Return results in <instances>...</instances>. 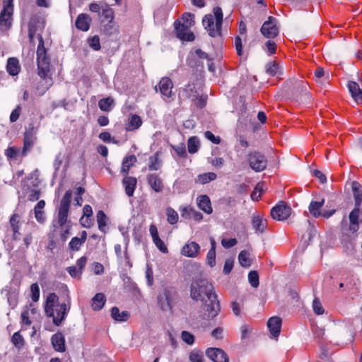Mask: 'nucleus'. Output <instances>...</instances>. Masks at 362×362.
<instances>
[{"label": "nucleus", "instance_id": "obj_1", "mask_svg": "<svg viewBox=\"0 0 362 362\" xmlns=\"http://www.w3.org/2000/svg\"><path fill=\"white\" fill-rule=\"evenodd\" d=\"M44 28V21L41 18L38 16L31 18L28 25V37L30 42L34 44V37L37 34L39 41L36 52L38 75L45 80L47 83L46 90H47L52 83L51 78H47L50 66L49 59L47 56V49L45 47L44 40L40 33Z\"/></svg>", "mask_w": 362, "mask_h": 362}, {"label": "nucleus", "instance_id": "obj_2", "mask_svg": "<svg viewBox=\"0 0 362 362\" xmlns=\"http://www.w3.org/2000/svg\"><path fill=\"white\" fill-rule=\"evenodd\" d=\"M190 297L203 303L208 319H214L220 312V304L214 291L213 285L206 279L193 281L190 286Z\"/></svg>", "mask_w": 362, "mask_h": 362}, {"label": "nucleus", "instance_id": "obj_3", "mask_svg": "<svg viewBox=\"0 0 362 362\" xmlns=\"http://www.w3.org/2000/svg\"><path fill=\"white\" fill-rule=\"evenodd\" d=\"M202 24L208 34L216 37L221 36L223 24V11L221 7L213 8V14H206L202 19Z\"/></svg>", "mask_w": 362, "mask_h": 362}, {"label": "nucleus", "instance_id": "obj_4", "mask_svg": "<svg viewBox=\"0 0 362 362\" xmlns=\"http://www.w3.org/2000/svg\"><path fill=\"white\" fill-rule=\"evenodd\" d=\"M286 86L292 96L300 100H303V98H310L306 82L296 78H291L286 81Z\"/></svg>", "mask_w": 362, "mask_h": 362}, {"label": "nucleus", "instance_id": "obj_5", "mask_svg": "<svg viewBox=\"0 0 362 362\" xmlns=\"http://www.w3.org/2000/svg\"><path fill=\"white\" fill-rule=\"evenodd\" d=\"M250 167L255 172H261L266 169L267 160L264 156L258 151H253L247 155Z\"/></svg>", "mask_w": 362, "mask_h": 362}, {"label": "nucleus", "instance_id": "obj_6", "mask_svg": "<svg viewBox=\"0 0 362 362\" xmlns=\"http://www.w3.org/2000/svg\"><path fill=\"white\" fill-rule=\"evenodd\" d=\"M291 208L284 201H280L271 209L272 218L279 221L286 220L291 216Z\"/></svg>", "mask_w": 362, "mask_h": 362}, {"label": "nucleus", "instance_id": "obj_7", "mask_svg": "<svg viewBox=\"0 0 362 362\" xmlns=\"http://www.w3.org/2000/svg\"><path fill=\"white\" fill-rule=\"evenodd\" d=\"M262 35L267 38H274L279 35V28L277 25V20L269 16L260 28Z\"/></svg>", "mask_w": 362, "mask_h": 362}, {"label": "nucleus", "instance_id": "obj_8", "mask_svg": "<svg viewBox=\"0 0 362 362\" xmlns=\"http://www.w3.org/2000/svg\"><path fill=\"white\" fill-rule=\"evenodd\" d=\"M37 128L33 125H30L24 134L23 139V148L21 153L22 156H25L27 154V151L30 150L36 141L37 137L36 134Z\"/></svg>", "mask_w": 362, "mask_h": 362}, {"label": "nucleus", "instance_id": "obj_9", "mask_svg": "<svg viewBox=\"0 0 362 362\" xmlns=\"http://www.w3.org/2000/svg\"><path fill=\"white\" fill-rule=\"evenodd\" d=\"M13 6L11 4H5L0 13V27L3 30H7L11 27Z\"/></svg>", "mask_w": 362, "mask_h": 362}, {"label": "nucleus", "instance_id": "obj_10", "mask_svg": "<svg viewBox=\"0 0 362 362\" xmlns=\"http://www.w3.org/2000/svg\"><path fill=\"white\" fill-rule=\"evenodd\" d=\"M173 88V83L170 78L163 77L160 80L158 89L163 99L167 102L173 100L172 98L174 95L172 91Z\"/></svg>", "mask_w": 362, "mask_h": 362}, {"label": "nucleus", "instance_id": "obj_11", "mask_svg": "<svg viewBox=\"0 0 362 362\" xmlns=\"http://www.w3.org/2000/svg\"><path fill=\"white\" fill-rule=\"evenodd\" d=\"M69 310L66 303L57 304L53 308V314L46 313L48 316L52 317L53 322L54 325L59 326L62 321L65 319L66 315Z\"/></svg>", "mask_w": 362, "mask_h": 362}, {"label": "nucleus", "instance_id": "obj_12", "mask_svg": "<svg viewBox=\"0 0 362 362\" xmlns=\"http://www.w3.org/2000/svg\"><path fill=\"white\" fill-rule=\"evenodd\" d=\"M173 293L165 289L158 296V304L163 311H170L173 308Z\"/></svg>", "mask_w": 362, "mask_h": 362}, {"label": "nucleus", "instance_id": "obj_13", "mask_svg": "<svg viewBox=\"0 0 362 362\" xmlns=\"http://www.w3.org/2000/svg\"><path fill=\"white\" fill-rule=\"evenodd\" d=\"M206 355L214 362H228V357L226 352L218 348H209Z\"/></svg>", "mask_w": 362, "mask_h": 362}, {"label": "nucleus", "instance_id": "obj_14", "mask_svg": "<svg viewBox=\"0 0 362 362\" xmlns=\"http://www.w3.org/2000/svg\"><path fill=\"white\" fill-rule=\"evenodd\" d=\"M200 246L196 242L192 241L185 244L181 249V254L187 257H196L199 254Z\"/></svg>", "mask_w": 362, "mask_h": 362}, {"label": "nucleus", "instance_id": "obj_15", "mask_svg": "<svg viewBox=\"0 0 362 362\" xmlns=\"http://www.w3.org/2000/svg\"><path fill=\"white\" fill-rule=\"evenodd\" d=\"M281 319L279 317L274 316L269 319L267 326L271 334L274 337H277L281 332Z\"/></svg>", "mask_w": 362, "mask_h": 362}, {"label": "nucleus", "instance_id": "obj_16", "mask_svg": "<svg viewBox=\"0 0 362 362\" xmlns=\"http://www.w3.org/2000/svg\"><path fill=\"white\" fill-rule=\"evenodd\" d=\"M198 93L193 83H188L179 92V97L181 99H191L194 101Z\"/></svg>", "mask_w": 362, "mask_h": 362}, {"label": "nucleus", "instance_id": "obj_17", "mask_svg": "<svg viewBox=\"0 0 362 362\" xmlns=\"http://www.w3.org/2000/svg\"><path fill=\"white\" fill-rule=\"evenodd\" d=\"M148 184L156 192H160L163 189L162 179L155 173L149 174L146 177Z\"/></svg>", "mask_w": 362, "mask_h": 362}, {"label": "nucleus", "instance_id": "obj_18", "mask_svg": "<svg viewBox=\"0 0 362 362\" xmlns=\"http://www.w3.org/2000/svg\"><path fill=\"white\" fill-rule=\"evenodd\" d=\"M52 346L57 351H65V339L62 333H56L51 338Z\"/></svg>", "mask_w": 362, "mask_h": 362}, {"label": "nucleus", "instance_id": "obj_19", "mask_svg": "<svg viewBox=\"0 0 362 362\" xmlns=\"http://www.w3.org/2000/svg\"><path fill=\"white\" fill-rule=\"evenodd\" d=\"M348 88L351 97L357 103H362V90L358 84L354 81H349Z\"/></svg>", "mask_w": 362, "mask_h": 362}, {"label": "nucleus", "instance_id": "obj_20", "mask_svg": "<svg viewBox=\"0 0 362 362\" xmlns=\"http://www.w3.org/2000/svg\"><path fill=\"white\" fill-rule=\"evenodd\" d=\"M91 18L86 13L79 14L76 20V27L82 31H87L90 28Z\"/></svg>", "mask_w": 362, "mask_h": 362}, {"label": "nucleus", "instance_id": "obj_21", "mask_svg": "<svg viewBox=\"0 0 362 362\" xmlns=\"http://www.w3.org/2000/svg\"><path fill=\"white\" fill-rule=\"evenodd\" d=\"M198 207L207 214H211L213 211L211 201L207 195H200L197 198Z\"/></svg>", "mask_w": 362, "mask_h": 362}, {"label": "nucleus", "instance_id": "obj_22", "mask_svg": "<svg viewBox=\"0 0 362 362\" xmlns=\"http://www.w3.org/2000/svg\"><path fill=\"white\" fill-rule=\"evenodd\" d=\"M252 226L256 233H262L267 227V220L263 219L259 215H253L252 218Z\"/></svg>", "mask_w": 362, "mask_h": 362}, {"label": "nucleus", "instance_id": "obj_23", "mask_svg": "<svg viewBox=\"0 0 362 362\" xmlns=\"http://www.w3.org/2000/svg\"><path fill=\"white\" fill-rule=\"evenodd\" d=\"M125 188V193L128 197H132L137 183V180L134 177L126 176L122 181Z\"/></svg>", "mask_w": 362, "mask_h": 362}, {"label": "nucleus", "instance_id": "obj_24", "mask_svg": "<svg viewBox=\"0 0 362 362\" xmlns=\"http://www.w3.org/2000/svg\"><path fill=\"white\" fill-rule=\"evenodd\" d=\"M72 197V192L71 190H68L66 192L65 194L62 197L60 202V206L59 209V213L68 214L71 199Z\"/></svg>", "mask_w": 362, "mask_h": 362}, {"label": "nucleus", "instance_id": "obj_25", "mask_svg": "<svg viewBox=\"0 0 362 362\" xmlns=\"http://www.w3.org/2000/svg\"><path fill=\"white\" fill-rule=\"evenodd\" d=\"M141 124L142 121L139 116L137 115H131L128 118L125 129L127 131H134L139 129Z\"/></svg>", "mask_w": 362, "mask_h": 362}, {"label": "nucleus", "instance_id": "obj_26", "mask_svg": "<svg viewBox=\"0 0 362 362\" xmlns=\"http://www.w3.org/2000/svg\"><path fill=\"white\" fill-rule=\"evenodd\" d=\"M351 188L355 200V206H360L362 202V186L356 181L351 183Z\"/></svg>", "mask_w": 362, "mask_h": 362}, {"label": "nucleus", "instance_id": "obj_27", "mask_svg": "<svg viewBox=\"0 0 362 362\" xmlns=\"http://www.w3.org/2000/svg\"><path fill=\"white\" fill-rule=\"evenodd\" d=\"M359 206H356L349 214L350 230L356 231L358 228Z\"/></svg>", "mask_w": 362, "mask_h": 362}, {"label": "nucleus", "instance_id": "obj_28", "mask_svg": "<svg viewBox=\"0 0 362 362\" xmlns=\"http://www.w3.org/2000/svg\"><path fill=\"white\" fill-rule=\"evenodd\" d=\"M266 73L271 76H279L282 74V69L276 62H271L265 66Z\"/></svg>", "mask_w": 362, "mask_h": 362}, {"label": "nucleus", "instance_id": "obj_29", "mask_svg": "<svg viewBox=\"0 0 362 362\" xmlns=\"http://www.w3.org/2000/svg\"><path fill=\"white\" fill-rule=\"evenodd\" d=\"M6 69L10 75L16 76L20 71V66L18 59L11 57L8 59Z\"/></svg>", "mask_w": 362, "mask_h": 362}, {"label": "nucleus", "instance_id": "obj_30", "mask_svg": "<svg viewBox=\"0 0 362 362\" xmlns=\"http://www.w3.org/2000/svg\"><path fill=\"white\" fill-rule=\"evenodd\" d=\"M111 316L116 321L124 322L129 319L130 315L127 311L120 312L117 307H113L111 309Z\"/></svg>", "mask_w": 362, "mask_h": 362}, {"label": "nucleus", "instance_id": "obj_31", "mask_svg": "<svg viewBox=\"0 0 362 362\" xmlns=\"http://www.w3.org/2000/svg\"><path fill=\"white\" fill-rule=\"evenodd\" d=\"M325 203V199H322L319 202L312 201L309 205V211L315 217L318 218L321 216L320 209Z\"/></svg>", "mask_w": 362, "mask_h": 362}, {"label": "nucleus", "instance_id": "obj_32", "mask_svg": "<svg viewBox=\"0 0 362 362\" xmlns=\"http://www.w3.org/2000/svg\"><path fill=\"white\" fill-rule=\"evenodd\" d=\"M105 303V296L102 293H98L92 299L91 306L94 310H101Z\"/></svg>", "mask_w": 362, "mask_h": 362}, {"label": "nucleus", "instance_id": "obj_33", "mask_svg": "<svg viewBox=\"0 0 362 362\" xmlns=\"http://www.w3.org/2000/svg\"><path fill=\"white\" fill-rule=\"evenodd\" d=\"M58 300V296L54 293H51L47 298L46 300V305H45V313L53 314V308H54L55 303Z\"/></svg>", "mask_w": 362, "mask_h": 362}, {"label": "nucleus", "instance_id": "obj_34", "mask_svg": "<svg viewBox=\"0 0 362 362\" xmlns=\"http://www.w3.org/2000/svg\"><path fill=\"white\" fill-rule=\"evenodd\" d=\"M216 178V174L214 173H206L199 175L195 179L196 183L201 185L206 184Z\"/></svg>", "mask_w": 362, "mask_h": 362}, {"label": "nucleus", "instance_id": "obj_35", "mask_svg": "<svg viewBox=\"0 0 362 362\" xmlns=\"http://www.w3.org/2000/svg\"><path fill=\"white\" fill-rule=\"evenodd\" d=\"M174 26L177 32V36L179 39H180L182 35H185L187 30L192 26V23H187V25H185V23H182L180 21H177L175 22Z\"/></svg>", "mask_w": 362, "mask_h": 362}, {"label": "nucleus", "instance_id": "obj_36", "mask_svg": "<svg viewBox=\"0 0 362 362\" xmlns=\"http://www.w3.org/2000/svg\"><path fill=\"white\" fill-rule=\"evenodd\" d=\"M136 161V158L134 155H130L124 158L122 161V172L128 173L131 166Z\"/></svg>", "mask_w": 362, "mask_h": 362}, {"label": "nucleus", "instance_id": "obj_37", "mask_svg": "<svg viewBox=\"0 0 362 362\" xmlns=\"http://www.w3.org/2000/svg\"><path fill=\"white\" fill-rule=\"evenodd\" d=\"M238 261L243 267H249L251 265L250 253L246 250H242L238 255Z\"/></svg>", "mask_w": 362, "mask_h": 362}, {"label": "nucleus", "instance_id": "obj_38", "mask_svg": "<svg viewBox=\"0 0 362 362\" xmlns=\"http://www.w3.org/2000/svg\"><path fill=\"white\" fill-rule=\"evenodd\" d=\"M114 103V100L110 98L100 99L98 102V107L102 111L109 112L111 110V106Z\"/></svg>", "mask_w": 362, "mask_h": 362}, {"label": "nucleus", "instance_id": "obj_39", "mask_svg": "<svg viewBox=\"0 0 362 362\" xmlns=\"http://www.w3.org/2000/svg\"><path fill=\"white\" fill-rule=\"evenodd\" d=\"M97 222L98 224V228L100 231L105 232V227L107 224V217L105 215V214L103 212V211L100 210L97 213Z\"/></svg>", "mask_w": 362, "mask_h": 362}, {"label": "nucleus", "instance_id": "obj_40", "mask_svg": "<svg viewBox=\"0 0 362 362\" xmlns=\"http://www.w3.org/2000/svg\"><path fill=\"white\" fill-rule=\"evenodd\" d=\"M199 141L196 136H192L188 139L187 148L190 153H195L199 148Z\"/></svg>", "mask_w": 362, "mask_h": 362}, {"label": "nucleus", "instance_id": "obj_41", "mask_svg": "<svg viewBox=\"0 0 362 362\" xmlns=\"http://www.w3.org/2000/svg\"><path fill=\"white\" fill-rule=\"evenodd\" d=\"M21 220V216L16 213L13 214L10 218L9 223L13 232L16 233L18 230H20Z\"/></svg>", "mask_w": 362, "mask_h": 362}, {"label": "nucleus", "instance_id": "obj_42", "mask_svg": "<svg viewBox=\"0 0 362 362\" xmlns=\"http://www.w3.org/2000/svg\"><path fill=\"white\" fill-rule=\"evenodd\" d=\"M11 341L16 348L21 349L24 346V339L19 332L13 334Z\"/></svg>", "mask_w": 362, "mask_h": 362}, {"label": "nucleus", "instance_id": "obj_43", "mask_svg": "<svg viewBox=\"0 0 362 362\" xmlns=\"http://www.w3.org/2000/svg\"><path fill=\"white\" fill-rule=\"evenodd\" d=\"M166 215L167 220L170 224H175L178 221V214L171 207H168L166 209Z\"/></svg>", "mask_w": 362, "mask_h": 362}, {"label": "nucleus", "instance_id": "obj_44", "mask_svg": "<svg viewBox=\"0 0 362 362\" xmlns=\"http://www.w3.org/2000/svg\"><path fill=\"white\" fill-rule=\"evenodd\" d=\"M248 281L252 287L257 288L259 284L257 272L250 271L248 274Z\"/></svg>", "mask_w": 362, "mask_h": 362}, {"label": "nucleus", "instance_id": "obj_45", "mask_svg": "<svg viewBox=\"0 0 362 362\" xmlns=\"http://www.w3.org/2000/svg\"><path fill=\"white\" fill-rule=\"evenodd\" d=\"M191 362H204V354L199 350H193L189 354Z\"/></svg>", "mask_w": 362, "mask_h": 362}, {"label": "nucleus", "instance_id": "obj_46", "mask_svg": "<svg viewBox=\"0 0 362 362\" xmlns=\"http://www.w3.org/2000/svg\"><path fill=\"white\" fill-rule=\"evenodd\" d=\"M24 190L28 193V199L30 201L35 202L38 200L40 194V191L38 189H30V187L27 186Z\"/></svg>", "mask_w": 362, "mask_h": 362}, {"label": "nucleus", "instance_id": "obj_47", "mask_svg": "<svg viewBox=\"0 0 362 362\" xmlns=\"http://www.w3.org/2000/svg\"><path fill=\"white\" fill-rule=\"evenodd\" d=\"M101 16L107 21H112L114 18V11L109 7L108 5H105V7L102 8Z\"/></svg>", "mask_w": 362, "mask_h": 362}, {"label": "nucleus", "instance_id": "obj_48", "mask_svg": "<svg viewBox=\"0 0 362 362\" xmlns=\"http://www.w3.org/2000/svg\"><path fill=\"white\" fill-rule=\"evenodd\" d=\"M149 160L150 164L148 165V168L150 170H157L159 169L160 166V162L158 160V156L157 153L153 156L150 157Z\"/></svg>", "mask_w": 362, "mask_h": 362}, {"label": "nucleus", "instance_id": "obj_49", "mask_svg": "<svg viewBox=\"0 0 362 362\" xmlns=\"http://www.w3.org/2000/svg\"><path fill=\"white\" fill-rule=\"evenodd\" d=\"M83 244V243L79 239V238L74 237L71 240L69 246L71 250L78 251Z\"/></svg>", "mask_w": 362, "mask_h": 362}, {"label": "nucleus", "instance_id": "obj_50", "mask_svg": "<svg viewBox=\"0 0 362 362\" xmlns=\"http://www.w3.org/2000/svg\"><path fill=\"white\" fill-rule=\"evenodd\" d=\"M88 45L89 46L94 50H99L100 49V43L99 37L95 35L88 39Z\"/></svg>", "mask_w": 362, "mask_h": 362}, {"label": "nucleus", "instance_id": "obj_51", "mask_svg": "<svg viewBox=\"0 0 362 362\" xmlns=\"http://www.w3.org/2000/svg\"><path fill=\"white\" fill-rule=\"evenodd\" d=\"M30 291L32 293V300L34 302H37L40 298V288L37 284L34 283L30 286Z\"/></svg>", "mask_w": 362, "mask_h": 362}, {"label": "nucleus", "instance_id": "obj_52", "mask_svg": "<svg viewBox=\"0 0 362 362\" xmlns=\"http://www.w3.org/2000/svg\"><path fill=\"white\" fill-rule=\"evenodd\" d=\"M313 308L315 314L322 315L324 313V308L317 298H315L313 302Z\"/></svg>", "mask_w": 362, "mask_h": 362}, {"label": "nucleus", "instance_id": "obj_53", "mask_svg": "<svg viewBox=\"0 0 362 362\" xmlns=\"http://www.w3.org/2000/svg\"><path fill=\"white\" fill-rule=\"evenodd\" d=\"M207 263L208 264L212 267L215 265L216 263V250L214 249H210L207 253L206 256Z\"/></svg>", "mask_w": 362, "mask_h": 362}, {"label": "nucleus", "instance_id": "obj_54", "mask_svg": "<svg viewBox=\"0 0 362 362\" xmlns=\"http://www.w3.org/2000/svg\"><path fill=\"white\" fill-rule=\"evenodd\" d=\"M153 241L154 244L156 245V246L158 247V249L160 252H162L163 253L168 252V247H166L164 242L160 238H158Z\"/></svg>", "mask_w": 362, "mask_h": 362}, {"label": "nucleus", "instance_id": "obj_55", "mask_svg": "<svg viewBox=\"0 0 362 362\" xmlns=\"http://www.w3.org/2000/svg\"><path fill=\"white\" fill-rule=\"evenodd\" d=\"M182 339L185 343H187L189 345L192 344L194 341V336L187 331H183L182 332Z\"/></svg>", "mask_w": 362, "mask_h": 362}, {"label": "nucleus", "instance_id": "obj_56", "mask_svg": "<svg viewBox=\"0 0 362 362\" xmlns=\"http://www.w3.org/2000/svg\"><path fill=\"white\" fill-rule=\"evenodd\" d=\"M231 308L234 315L236 316H240L241 314V310L243 308V303L233 301L231 304Z\"/></svg>", "mask_w": 362, "mask_h": 362}, {"label": "nucleus", "instance_id": "obj_57", "mask_svg": "<svg viewBox=\"0 0 362 362\" xmlns=\"http://www.w3.org/2000/svg\"><path fill=\"white\" fill-rule=\"evenodd\" d=\"M66 271L68 272V273L70 274V276L71 277L78 278V279L81 278V275L82 272L79 269H77L76 267H74V266L69 267L66 268Z\"/></svg>", "mask_w": 362, "mask_h": 362}, {"label": "nucleus", "instance_id": "obj_58", "mask_svg": "<svg viewBox=\"0 0 362 362\" xmlns=\"http://www.w3.org/2000/svg\"><path fill=\"white\" fill-rule=\"evenodd\" d=\"M233 262L234 261L233 259H227L226 260L223 270V272L225 274H228L231 272L233 267Z\"/></svg>", "mask_w": 362, "mask_h": 362}, {"label": "nucleus", "instance_id": "obj_59", "mask_svg": "<svg viewBox=\"0 0 362 362\" xmlns=\"http://www.w3.org/2000/svg\"><path fill=\"white\" fill-rule=\"evenodd\" d=\"M237 244V240L235 238L231 239H222L221 245L225 248H230Z\"/></svg>", "mask_w": 362, "mask_h": 362}, {"label": "nucleus", "instance_id": "obj_60", "mask_svg": "<svg viewBox=\"0 0 362 362\" xmlns=\"http://www.w3.org/2000/svg\"><path fill=\"white\" fill-rule=\"evenodd\" d=\"M204 136L206 139L211 141L213 144H218L221 142V139L219 137L215 136L214 134L209 131H206L204 133Z\"/></svg>", "mask_w": 362, "mask_h": 362}, {"label": "nucleus", "instance_id": "obj_61", "mask_svg": "<svg viewBox=\"0 0 362 362\" xmlns=\"http://www.w3.org/2000/svg\"><path fill=\"white\" fill-rule=\"evenodd\" d=\"M173 148L179 156L185 157L186 156V149L184 144H180L177 146H173Z\"/></svg>", "mask_w": 362, "mask_h": 362}, {"label": "nucleus", "instance_id": "obj_62", "mask_svg": "<svg viewBox=\"0 0 362 362\" xmlns=\"http://www.w3.org/2000/svg\"><path fill=\"white\" fill-rule=\"evenodd\" d=\"M194 14L190 13H185L182 17V19L183 21L182 23L187 25V23H192V25H194Z\"/></svg>", "mask_w": 362, "mask_h": 362}, {"label": "nucleus", "instance_id": "obj_63", "mask_svg": "<svg viewBox=\"0 0 362 362\" xmlns=\"http://www.w3.org/2000/svg\"><path fill=\"white\" fill-rule=\"evenodd\" d=\"M93 270L95 274L100 275L104 273V267L99 262H94L93 264Z\"/></svg>", "mask_w": 362, "mask_h": 362}, {"label": "nucleus", "instance_id": "obj_64", "mask_svg": "<svg viewBox=\"0 0 362 362\" xmlns=\"http://www.w3.org/2000/svg\"><path fill=\"white\" fill-rule=\"evenodd\" d=\"M20 150L15 147H9L6 151V155L10 158H15Z\"/></svg>", "mask_w": 362, "mask_h": 362}]
</instances>
